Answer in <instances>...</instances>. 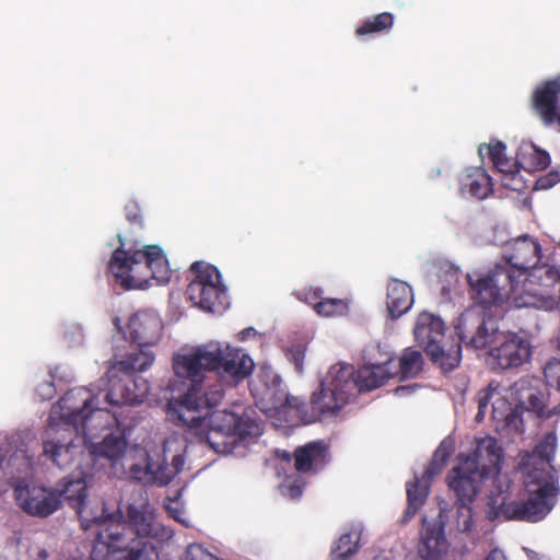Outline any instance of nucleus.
<instances>
[{"label": "nucleus", "mask_w": 560, "mask_h": 560, "mask_svg": "<svg viewBox=\"0 0 560 560\" xmlns=\"http://www.w3.org/2000/svg\"><path fill=\"white\" fill-rule=\"evenodd\" d=\"M547 412H552V416L560 415V404L552 409L547 408Z\"/></svg>", "instance_id": "obj_52"}, {"label": "nucleus", "mask_w": 560, "mask_h": 560, "mask_svg": "<svg viewBox=\"0 0 560 560\" xmlns=\"http://www.w3.org/2000/svg\"><path fill=\"white\" fill-rule=\"evenodd\" d=\"M127 394H128V396H131V397H132L133 395H138V394H139V393H138V388H135V387H132V386H128V393H127Z\"/></svg>", "instance_id": "obj_51"}, {"label": "nucleus", "mask_w": 560, "mask_h": 560, "mask_svg": "<svg viewBox=\"0 0 560 560\" xmlns=\"http://www.w3.org/2000/svg\"><path fill=\"white\" fill-rule=\"evenodd\" d=\"M516 164L530 172L544 170L550 164V155L533 143L524 144L516 153Z\"/></svg>", "instance_id": "obj_29"}, {"label": "nucleus", "mask_w": 560, "mask_h": 560, "mask_svg": "<svg viewBox=\"0 0 560 560\" xmlns=\"http://www.w3.org/2000/svg\"><path fill=\"white\" fill-rule=\"evenodd\" d=\"M296 471L306 474L324 468L329 458L328 445L319 440L306 443L298 447L293 454Z\"/></svg>", "instance_id": "obj_23"}, {"label": "nucleus", "mask_w": 560, "mask_h": 560, "mask_svg": "<svg viewBox=\"0 0 560 560\" xmlns=\"http://www.w3.org/2000/svg\"><path fill=\"white\" fill-rule=\"evenodd\" d=\"M108 389L105 394V401L113 407L137 406L147 398L150 384L142 376L124 374L118 376V371L109 370Z\"/></svg>", "instance_id": "obj_13"}, {"label": "nucleus", "mask_w": 560, "mask_h": 560, "mask_svg": "<svg viewBox=\"0 0 560 560\" xmlns=\"http://www.w3.org/2000/svg\"><path fill=\"white\" fill-rule=\"evenodd\" d=\"M79 431L48 424L43 440V453L56 466L70 467L77 457L84 452Z\"/></svg>", "instance_id": "obj_12"}, {"label": "nucleus", "mask_w": 560, "mask_h": 560, "mask_svg": "<svg viewBox=\"0 0 560 560\" xmlns=\"http://www.w3.org/2000/svg\"><path fill=\"white\" fill-rule=\"evenodd\" d=\"M284 489H285L284 493L290 499H298L302 495V492H303L302 486L299 485L296 481L284 485Z\"/></svg>", "instance_id": "obj_48"}, {"label": "nucleus", "mask_w": 560, "mask_h": 560, "mask_svg": "<svg viewBox=\"0 0 560 560\" xmlns=\"http://www.w3.org/2000/svg\"><path fill=\"white\" fill-rule=\"evenodd\" d=\"M542 373L546 383L551 387H556V389L560 392V360L556 358L549 360L545 364Z\"/></svg>", "instance_id": "obj_42"}, {"label": "nucleus", "mask_w": 560, "mask_h": 560, "mask_svg": "<svg viewBox=\"0 0 560 560\" xmlns=\"http://www.w3.org/2000/svg\"><path fill=\"white\" fill-rule=\"evenodd\" d=\"M503 257L520 279L529 269H534L541 259V246L537 240L524 234L506 242L503 246Z\"/></svg>", "instance_id": "obj_17"}, {"label": "nucleus", "mask_w": 560, "mask_h": 560, "mask_svg": "<svg viewBox=\"0 0 560 560\" xmlns=\"http://www.w3.org/2000/svg\"><path fill=\"white\" fill-rule=\"evenodd\" d=\"M119 246L113 252L108 268L124 290L147 289L151 280L165 283L171 278L168 261L158 245L139 248L140 241L129 232L117 235Z\"/></svg>", "instance_id": "obj_3"}, {"label": "nucleus", "mask_w": 560, "mask_h": 560, "mask_svg": "<svg viewBox=\"0 0 560 560\" xmlns=\"http://www.w3.org/2000/svg\"><path fill=\"white\" fill-rule=\"evenodd\" d=\"M114 323H115V326L117 327V329L121 330L120 319L118 317L115 318Z\"/></svg>", "instance_id": "obj_53"}, {"label": "nucleus", "mask_w": 560, "mask_h": 560, "mask_svg": "<svg viewBox=\"0 0 560 560\" xmlns=\"http://www.w3.org/2000/svg\"><path fill=\"white\" fill-rule=\"evenodd\" d=\"M410 389H411L410 386H399V387L396 388V393L398 395H404L405 393H409Z\"/></svg>", "instance_id": "obj_50"}, {"label": "nucleus", "mask_w": 560, "mask_h": 560, "mask_svg": "<svg viewBox=\"0 0 560 560\" xmlns=\"http://www.w3.org/2000/svg\"><path fill=\"white\" fill-rule=\"evenodd\" d=\"M282 458L285 459V460H290L291 459V455L288 452H283Z\"/></svg>", "instance_id": "obj_54"}, {"label": "nucleus", "mask_w": 560, "mask_h": 560, "mask_svg": "<svg viewBox=\"0 0 560 560\" xmlns=\"http://www.w3.org/2000/svg\"><path fill=\"white\" fill-rule=\"evenodd\" d=\"M161 330L162 322L155 315L138 312L128 320L126 338L138 347L148 348L159 340Z\"/></svg>", "instance_id": "obj_20"}, {"label": "nucleus", "mask_w": 560, "mask_h": 560, "mask_svg": "<svg viewBox=\"0 0 560 560\" xmlns=\"http://www.w3.org/2000/svg\"><path fill=\"white\" fill-rule=\"evenodd\" d=\"M337 368H350V381L353 383L351 388V395L355 393L370 392L381 387L389 377L387 370L381 364H366L361 366L358 371L354 370L353 365L338 363Z\"/></svg>", "instance_id": "obj_22"}, {"label": "nucleus", "mask_w": 560, "mask_h": 560, "mask_svg": "<svg viewBox=\"0 0 560 560\" xmlns=\"http://www.w3.org/2000/svg\"><path fill=\"white\" fill-rule=\"evenodd\" d=\"M467 281L470 288V295L475 303L488 306H500L517 295L518 279L514 271L506 269L505 266L497 265L486 276L474 280L467 275Z\"/></svg>", "instance_id": "obj_11"}, {"label": "nucleus", "mask_w": 560, "mask_h": 560, "mask_svg": "<svg viewBox=\"0 0 560 560\" xmlns=\"http://www.w3.org/2000/svg\"><path fill=\"white\" fill-rule=\"evenodd\" d=\"M358 540L357 535L352 533L341 535L336 547L332 549V557L336 560H348L358 551Z\"/></svg>", "instance_id": "obj_36"}, {"label": "nucleus", "mask_w": 560, "mask_h": 560, "mask_svg": "<svg viewBox=\"0 0 560 560\" xmlns=\"http://www.w3.org/2000/svg\"><path fill=\"white\" fill-rule=\"evenodd\" d=\"M457 462L446 476V485L454 493L455 502L474 503L482 481L491 479L492 489L494 479L503 475V450L497 439L489 435L476 441L471 454L460 453Z\"/></svg>", "instance_id": "obj_4"}, {"label": "nucleus", "mask_w": 560, "mask_h": 560, "mask_svg": "<svg viewBox=\"0 0 560 560\" xmlns=\"http://www.w3.org/2000/svg\"><path fill=\"white\" fill-rule=\"evenodd\" d=\"M422 353L411 348L405 349L399 358L400 378H413L422 371Z\"/></svg>", "instance_id": "obj_35"}, {"label": "nucleus", "mask_w": 560, "mask_h": 560, "mask_svg": "<svg viewBox=\"0 0 560 560\" xmlns=\"http://www.w3.org/2000/svg\"><path fill=\"white\" fill-rule=\"evenodd\" d=\"M505 144L501 141L495 142L494 144H480L478 148V152L480 155L483 154V150H487V153L490 156V160L493 166L503 174L514 175L515 173V163L509 160L505 155Z\"/></svg>", "instance_id": "obj_32"}, {"label": "nucleus", "mask_w": 560, "mask_h": 560, "mask_svg": "<svg viewBox=\"0 0 560 560\" xmlns=\"http://www.w3.org/2000/svg\"><path fill=\"white\" fill-rule=\"evenodd\" d=\"M417 342L424 349L431 361L448 372L458 366L462 359V346L445 337V324L429 312L418 315L413 328Z\"/></svg>", "instance_id": "obj_7"}, {"label": "nucleus", "mask_w": 560, "mask_h": 560, "mask_svg": "<svg viewBox=\"0 0 560 560\" xmlns=\"http://www.w3.org/2000/svg\"><path fill=\"white\" fill-rule=\"evenodd\" d=\"M524 404L525 409L535 413L539 419H550L552 417V412H547L545 395L540 390L530 392Z\"/></svg>", "instance_id": "obj_38"}, {"label": "nucleus", "mask_w": 560, "mask_h": 560, "mask_svg": "<svg viewBox=\"0 0 560 560\" xmlns=\"http://www.w3.org/2000/svg\"><path fill=\"white\" fill-rule=\"evenodd\" d=\"M188 555L191 556L190 560H219L213 555L206 552L201 547L199 546H190L188 548Z\"/></svg>", "instance_id": "obj_47"}, {"label": "nucleus", "mask_w": 560, "mask_h": 560, "mask_svg": "<svg viewBox=\"0 0 560 560\" xmlns=\"http://www.w3.org/2000/svg\"><path fill=\"white\" fill-rule=\"evenodd\" d=\"M14 495L19 506L31 516L45 518L61 508L60 493L54 488L19 485Z\"/></svg>", "instance_id": "obj_15"}, {"label": "nucleus", "mask_w": 560, "mask_h": 560, "mask_svg": "<svg viewBox=\"0 0 560 560\" xmlns=\"http://www.w3.org/2000/svg\"><path fill=\"white\" fill-rule=\"evenodd\" d=\"M560 304V270L553 266L535 267L523 285L518 284L515 307L553 311Z\"/></svg>", "instance_id": "obj_8"}, {"label": "nucleus", "mask_w": 560, "mask_h": 560, "mask_svg": "<svg viewBox=\"0 0 560 560\" xmlns=\"http://www.w3.org/2000/svg\"><path fill=\"white\" fill-rule=\"evenodd\" d=\"M448 550L443 525L428 527L422 536L420 555L424 560H443Z\"/></svg>", "instance_id": "obj_26"}, {"label": "nucleus", "mask_w": 560, "mask_h": 560, "mask_svg": "<svg viewBox=\"0 0 560 560\" xmlns=\"http://www.w3.org/2000/svg\"><path fill=\"white\" fill-rule=\"evenodd\" d=\"M127 447V441L122 435L107 434L101 443L93 444L90 453L95 457H104L116 460L122 457Z\"/></svg>", "instance_id": "obj_30"}, {"label": "nucleus", "mask_w": 560, "mask_h": 560, "mask_svg": "<svg viewBox=\"0 0 560 560\" xmlns=\"http://www.w3.org/2000/svg\"><path fill=\"white\" fill-rule=\"evenodd\" d=\"M306 354V346L299 343L289 347L285 350V358L294 364L298 373L302 374L304 370V360Z\"/></svg>", "instance_id": "obj_43"}, {"label": "nucleus", "mask_w": 560, "mask_h": 560, "mask_svg": "<svg viewBox=\"0 0 560 560\" xmlns=\"http://www.w3.org/2000/svg\"><path fill=\"white\" fill-rule=\"evenodd\" d=\"M349 311V304L343 299L323 298L322 302L317 304L316 313L320 316H342Z\"/></svg>", "instance_id": "obj_37"}, {"label": "nucleus", "mask_w": 560, "mask_h": 560, "mask_svg": "<svg viewBox=\"0 0 560 560\" xmlns=\"http://www.w3.org/2000/svg\"><path fill=\"white\" fill-rule=\"evenodd\" d=\"M415 302L411 287L399 279L393 278L387 283L386 307L392 319L406 314Z\"/></svg>", "instance_id": "obj_24"}, {"label": "nucleus", "mask_w": 560, "mask_h": 560, "mask_svg": "<svg viewBox=\"0 0 560 560\" xmlns=\"http://www.w3.org/2000/svg\"><path fill=\"white\" fill-rule=\"evenodd\" d=\"M559 100V79L547 80L535 89L532 96V108L545 125L556 124Z\"/></svg>", "instance_id": "obj_21"}, {"label": "nucleus", "mask_w": 560, "mask_h": 560, "mask_svg": "<svg viewBox=\"0 0 560 560\" xmlns=\"http://www.w3.org/2000/svg\"><path fill=\"white\" fill-rule=\"evenodd\" d=\"M556 122H557V124L559 125V127H560V112H559V110L557 112V120H556Z\"/></svg>", "instance_id": "obj_55"}, {"label": "nucleus", "mask_w": 560, "mask_h": 560, "mask_svg": "<svg viewBox=\"0 0 560 560\" xmlns=\"http://www.w3.org/2000/svg\"><path fill=\"white\" fill-rule=\"evenodd\" d=\"M154 361V353L149 348L139 347L137 351L128 353L124 359L113 365V371L136 376V372L148 370Z\"/></svg>", "instance_id": "obj_27"}, {"label": "nucleus", "mask_w": 560, "mask_h": 560, "mask_svg": "<svg viewBox=\"0 0 560 560\" xmlns=\"http://www.w3.org/2000/svg\"><path fill=\"white\" fill-rule=\"evenodd\" d=\"M394 25V15L389 12H383L371 16L362 22L355 28V35L358 37L370 36L373 34L387 33Z\"/></svg>", "instance_id": "obj_33"}, {"label": "nucleus", "mask_w": 560, "mask_h": 560, "mask_svg": "<svg viewBox=\"0 0 560 560\" xmlns=\"http://www.w3.org/2000/svg\"><path fill=\"white\" fill-rule=\"evenodd\" d=\"M168 530L147 506L129 505L126 522L103 524L93 542L91 560H159L148 538L163 540Z\"/></svg>", "instance_id": "obj_2"}, {"label": "nucleus", "mask_w": 560, "mask_h": 560, "mask_svg": "<svg viewBox=\"0 0 560 560\" xmlns=\"http://www.w3.org/2000/svg\"><path fill=\"white\" fill-rule=\"evenodd\" d=\"M456 527L460 533H469L474 526L472 503L454 502Z\"/></svg>", "instance_id": "obj_39"}, {"label": "nucleus", "mask_w": 560, "mask_h": 560, "mask_svg": "<svg viewBox=\"0 0 560 560\" xmlns=\"http://www.w3.org/2000/svg\"><path fill=\"white\" fill-rule=\"evenodd\" d=\"M350 368H337L332 365L326 377L320 382L318 390L314 392L311 401V418L315 421L324 416H332L339 412L352 397L350 381Z\"/></svg>", "instance_id": "obj_10"}, {"label": "nucleus", "mask_w": 560, "mask_h": 560, "mask_svg": "<svg viewBox=\"0 0 560 560\" xmlns=\"http://www.w3.org/2000/svg\"><path fill=\"white\" fill-rule=\"evenodd\" d=\"M490 355L503 370L520 368L530 361L533 346L527 338L513 332L504 336Z\"/></svg>", "instance_id": "obj_18"}, {"label": "nucleus", "mask_w": 560, "mask_h": 560, "mask_svg": "<svg viewBox=\"0 0 560 560\" xmlns=\"http://www.w3.org/2000/svg\"><path fill=\"white\" fill-rule=\"evenodd\" d=\"M456 331L459 345L464 342L466 347L485 349L495 340L498 327L479 315H462Z\"/></svg>", "instance_id": "obj_19"}, {"label": "nucleus", "mask_w": 560, "mask_h": 560, "mask_svg": "<svg viewBox=\"0 0 560 560\" xmlns=\"http://www.w3.org/2000/svg\"><path fill=\"white\" fill-rule=\"evenodd\" d=\"M121 413L109 411L98 404L97 396L85 387L69 389L56 405L52 406L48 424L60 428H71L83 434H92L94 430L108 429L115 423L124 427Z\"/></svg>", "instance_id": "obj_6"}, {"label": "nucleus", "mask_w": 560, "mask_h": 560, "mask_svg": "<svg viewBox=\"0 0 560 560\" xmlns=\"http://www.w3.org/2000/svg\"><path fill=\"white\" fill-rule=\"evenodd\" d=\"M512 481L505 475H499L493 488L487 495V517L490 521H521L536 523L544 520L553 508L557 488L546 480L536 489L527 490V497L520 501H509Z\"/></svg>", "instance_id": "obj_5"}, {"label": "nucleus", "mask_w": 560, "mask_h": 560, "mask_svg": "<svg viewBox=\"0 0 560 560\" xmlns=\"http://www.w3.org/2000/svg\"><path fill=\"white\" fill-rule=\"evenodd\" d=\"M556 447H557V436L553 432H549L535 446L534 454L538 458L549 463L556 453Z\"/></svg>", "instance_id": "obj_40"}, {"label": "nucleus", "mask_w": 560, "mask_h": 560, "mask_svg": "<svg viewBox=\"0 0 560 560\" xmlns=\"http://www.w3.org/2000/svg\"><path fill=\"white\" fill-rule=\"evenodd\" d=\"M281 385V377L270 368L260 366L256 378L250 383V390L255 396L273 398Z\"/></svg>", "instance_id": "obj_28"}, {"label": "nucleus", "mask_w": 560, "mask_h": 560, "mask_svg": "<svg viewBox=\"0 0 560 560\" xmlns=\"http://www.w3.org/2000/svg\"><path fill=\"white\" fill-rule=\"evenodd\" d=\"M296 296L300 301L307 303L311 305L314 311H317V304H319L323 300V290L320 288L315 287H305L301 289Z\"/></svg>", "instance_id": "obj_44"}, {"label": "nucleus", "mask_w": 560, "mask_h": 560, "mask_svg": "<svg viewBox=\"0 0 560 560\" xmlns=\"http://www.w3.org/2000/svg\"><path fill=\"white\" fill-rule=\"evenodd\" d=\"M184 465L185 458L182 454L175 455L171 466H168L165 452L156 451L147 454L144 466L139 464L132 465L130 467V474L138 481L166 486L183 470Z\"/></svg>", "instance_id": "obj_14"}, {"label": "nucleus", "mask_w": 560, "mask_h": 560, "mask_svg": "<svg viewBox=\"0 0 560 560\" xmlns=\"http://www.w3.org/2000/svg\"><path fill=\"white\" fill-rule=\"evenodd\" d=\"M253 359L240 348L209 343L173 358L176 376L191 382L183 397L168 413L176 425L184 428L187 440L206 443L215 453L229 454L238 442L260 435V427L247 415L214 410L205 416L202 409L218 406L224 387H235L254 370Z\"/></svg>", "instance_id": "obj_1"}, {"label": "nucleus", "mask_w": 560, "mask_h": 560, "mask_svg": "<svg viewBox=\"0 0 560 560\" xmlns=\"http://www.w3.org/2000/svg\"><path fill=\"white\" fill-rule=\"evenodd\" d=\"M453 452L454 445L452 442H441L439 447L433 453V456L424 470L422 478L425 480L427 483H429L433 479V477L442 472L446 462L448 460Z\"/></svg>", "instance_id": "obj_34"}, {"label": "nucleus", "mask_w": 560, "mask_h": 560, "mask_svg": "<svg viewBox=\"0 0 560 560\" xmlns=\"http://www.w3.org/2000/svg\"><path fill=\"white\" fill-rule=\"evenodd\" d=\"M60 493V500H66L70 508L74 509L80 522L81 526L84 530H88L92 527H96V533L103 528V524L107 522H121L120 520H115L110 514H104L100 516L90 517L85 511V502L88 498V489L86 482L82 478L78 479H67L65 478L60 483L59 488H56Z\"/></svg>", "instance_id": "obj_16"}, {"label": "nucleus", "mask_w": 560, "mask_h": 560, "mask_svg": "<svg viewBox=\"0 0 560 560\" xmlns=\"http://www.w3.org/2000/svg\"><path fill=\"white\" fill-rule=\"evenodd\" d=\"M499 559H500V555H499V552H498L497 550H492V551H490V552L487 555V557H486V559H485V560H499Z\"/></svg>", "instance_id": "obj_49"}, {"label": "nucleus", "mask_w": 560, "mask_h": 560, "mask_svg": "<svg viewBox=\"0 0 560 560\" xmlns=\"http://www.w3.org/2000/svg\"><path fill=\"white\" fill-rule=\"evenodd\" d=\"M189 271L194 276L186 290L189 301L203 311L221 313L228 302L219 270L210 264L195 261Z\"/></svg>", "instance_id": "obj_9"}, {"label": "nucleus", "mask_w": 560, "mask_h": 560, "mask_svg": "<svg viewBox=\"0 0 560 560\" xmlns=\"http://www.w3.org/2000/svg\"><path fill=\"white\" fill-rule=\"evenodd\" d=\"M460 189L477 199H486L493 190L492 178L481 166L467 167L460 178Z\"/></svg>", "instance_id": "obj_25"}, {"label": "nucleus", "mask_w": 560, "mask_h": 560, "mask_svg": "<svg viewBox=\"0 0 560 560\" xmlns=\"http://www.w3.org/2000/svg\"><path fill=\"white\" fill-rule=\"evenodd\" d=\"M127 220L133 224L138 230L142 229V217L139 206L136 202H130L125 207Z\"/></svg>", "instance_id": "obj_46"}, {"label": "nucleus", "mask_w": 560, "mask_h": 560, "mask_svg": "<svg viewBox=\"0 0 560 560\" xmlns=\"http://www.w3.org/2000/svg\"><path fill=\"white\" fill-rule=\"evenodd\" d=\"M497 390V386L490 383L487 387L480 389L476 396L478 404V412L476 415V421L480 422L486 415L490 400Z\"/></svg>", "instance_id": "obj_41"}, {"label": "nucleus", "mask_w": 560, "mask_h": 560, "mask_svg": "<svg viewBox=\"0 0 560 560\" xmlns=\"http://www.w3.org/2000/svg\"><path fill=\"white\" fill-rule=\"evenodd\" d=\"M407 509L404 513V521L407 522L413 517L424 504L429 495V483L422 485L421 480L415 478L412 482L407 483Z\"/></svg>", "instance_id": "obj_31"}, {"label": "nucleus", "mask_w": 560, "mask_h": 560, "mask_svg": "<svg viewBox=\"0 0 560 560\" xmlns=\"http://www.w3.org/2000/svg\"><path fill=\"white\" fill-rule=\"evenodd\" d=\"M459 269L450 261H442L439 264L438 277L441 281L448 284L457 282Z\"/></svg>", "instance_id": "obj_45"}]
</instances>
